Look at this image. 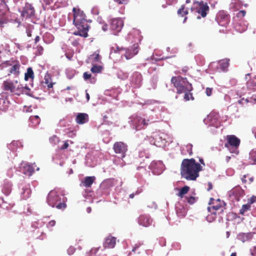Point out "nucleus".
Listing matches in <instances>:
<instances>
[{
    "label": "nucleus",
    "instance_id": "nucleus-17",
    "mask_svg": "<svg viewBox=\"0 0 256 256\" xmlns=\"http://www.w3.org/2000/svg\"><path fill=\"white\" fill-rule=\"evenodd\" d=\"M88 116L86 113H79L76 118V122L79 124H84L88 122Z\"/></svg>",
    "mask_w": 256,
    "mask_h": 256
},
{
    "label": "nucleus",
    "instance_id": "nucleus-35",
    "mask_svg": "<svg viewBox=\"0 0 256 256\" xmlns=\"http://www.w3.org/2000/svg\"><path fill=\"white\" fill-rule=\"evenodd\" d=\"M142 244L138 242V244H136L134 246H133L132 252L134 253L140 254L141 252V250L140 249V247L142 246Z\"/></svg>",
    "mask_w": 256,
    "mask_h": 256
},
{
    "label": "nucleus",
    "instance_id": "nucleus-48",
    "mask_svg": "<svg viewBox=\"0 0 256 256\" xmlns=\"http://www.w3.org/2000/svg\"><path fill=\"white\" fill-rule=\"evenodd\" d=\"M124 48H120L118 47H116V48H115L114 47H112V51L114 50V52H119L120 51L123 50Z\"/></svg>",
    "mask_w": 256,
    "mask_h": 256
},
{
    "label": "nucleus",
    "instance_id": "nucleus-36",
    "mask_svg": "<svg viewBox=\"0 0 256 256\" xmlns=\"http://www.w3.org/2000/svg\"><path fill=\"white\" fill-rule=\"evenodd\" d=\"M102 67L100 66L94 65L91 68V72L94 74L100 73L102 72Z\"/></svg>",
    "mask_w": 256,
    "mask_h": 256
},
{
    "label": "nucleus",
    "instance_id": "nucleus-45",
    "mask_svg": "<svg viewBox=\"0 0 256 256\" xmlns=\"http://www.w3.org/2000/svg\"><path fill=\"white\" fill-rule=\"evenodd\" d=\"M140 192V190H137L135 192L130 194L129 198H133L135 196L139 194Z\"/></svg>",
    "mask_w": 256,
    "mask_h": 256
},
{
    "label": "nucleus",
    "instance_id": "nucleus-9",
    "mask_svg": "<svg viewBox=\"0 0 256 256\" xmlns=\"http://www.w3.org/2000/svg\"><path fill=\"white\" fill-rule=\"evenodd\" d=\"M214 200L213 198H210L209 202V204L214 205L212 206H208V212H216L220 210V212H222L224 208L225 204L224 202L220 200V199H218L216 200L215 202H214Z\"/></svg>",
    "mask_w": 256,
    "mask_h": 256
},
{
    "label": "nucleus",
    "instance_id": "nucleus-21",
    "mask_svg": "<svg viewBox=\"0 0 256 256\" xmlns=\"http://www.w3.org/2000/svg\"><path fill=\"white\" fill-rule=\"evenodd\" d=\"M253 237L252 232L240 233L238 235V238L243 242L250 240Z\"/></svg>",
    "mask_w": 256,
    "mask_h": 256
},
{
    "label": "nucleus",
    "instance_id": "nucleus-20",
    "mask_svg": "<svg viewBox=\"0 0 256 256\" xmlns=\"http://www.w3.org/2000/svg\"><path fill=\"white\" fill-rule=\"evenodd\" d=\"M116 244V238L111 236H108L104 244L105 248H113Z\"/></svg>",
    "mask_w": 256,
    "mask_h": 256
},
{
    "label": "nucleus",
    "instance_id": "nucleus-44",
    "mask_svg": "<svg viewBox=\"0 0 256 256\" xmlns=\"http://www.w3.org/2000/svg\"><path fill=\"white\" fill-rule=\"evenodd\" d=\"M58 141V138L56 136H54L50 138V142L51 143H55V141Z\"/></svg>",
    "mask_w": 256,
    "mask_h": 256
},
{
    "label": "nucleus",
    "instance_id": "nucleus-55",
    "mask_svg": "<svg viewBox=\"0 0 256 256\" xmlns=\"http://www.w3.org/2000/svg\"><path fill=\"white\" fill-rule=\"evenodd\" d=\"M40 40V37L39 36H36L34 39V43H38Z\"/></svg>",
    "mask_w": 256,
    "mask_h": 256
},
{
    "label": "nucleus",
    "instance_id": "nucleus-37",
    "mask_svg": "<svg viewBox=\"0 0 256 256\" xmlns=\"http://www.w3.org/2000/svg\"><path fill=\"white\" fill-rule=\"evenodd\" d=\"M250 205L248 202L246 204H243L241 209L240 210V213L241 214H244V212L250 210Z\"/></svg>",
    "mask_w": 256,
    "mask_h": 256
},
{
    "label": "nucleus",
    "instance_id": "nucleus-4",
    "mask_svg": "<svg viewBox=\"0 0 256 256\" xmlns=\"http://www.w3.org/2000/svg\"><path fill=\"white\" fill-rule=\"evenodd\" d=\"M0 66L2 69H6L8 75L13 74L14 77H18L20 74V64L19 61L11 60L2 62Z\"/></svg>",
    "mask_w": 256,
    "mask_h": 256
},
{
    "label": "nucleus",
    "instance_id": "nucleus-31",
    "mask_svg": "<svg viewBox=\"0 0 256 256\" xmlns=\"http://www.w3.org/2000/svg\"><path fill=\"white\" fill-rule=\"evenodd\" d=\"M30 120L32 124V126H36L40 122V118L38 116H32L30 118Z\"/></svg>",
    "mask_w": 256,
    "mask_h": 256
},
{
    "label": "nucleus",
    "instance_id": "nucleus-24",
    "mask_svg": "<svg viewBox=\"0 0 256 256\" xmlns=\"http://www.w3.org/2000/svg\"><path fill=\"white\" fill-rule=\"evenodd\" d=\"M230 59L224 58L218 62L220 68L222 71L226 72L228 70V68L230 66Z\"/></svg>",
    "mask_w": 256,
    "mask_h": 256
},
{
    "label": "nucleus",
    "instance_id": "nucleus-7",
    "mask_svg": "<svg viewBox=\"0 0 256 256\" xmlns=\"http://www.w3.org/2000/svg\"><path fill=\"white\" fill-rule=\"evenodd\" d=\"M226 142L225 143L224 146L228 148H234V151L232 152L238 154V148L240 144V140L234 135H228L226 136Z\"/></svg>",
    "mask_w": 256,
    "mask_h": 256
},
{
    "label": "nucleus",
    "instance_id": "nucleus-34",
    "mask_svg": "<svg viewBox=\"0 0 256 256\" xmlns=\"http://www.w3.org/2000/svg\"><path fill=\"white\" fill-rule=\"evenodd\" d=\"M210 214H208L206 217V220L209 222H213L216 218V212H209Z\"/></svg>",
    "mask_w": 256,
    "mask_h": 256
},
{
    "label": "nucleus",
    "instance_id": "nucleus-10",
    "mask_svg": "<svg viewBox=\"0 0 256 256\" xmlns=\"http://www.w3.org/2000/svg\"><path fill=\"white\" fill-rule=\"evenodd\" d=\"M244 194V190L240 186L234 188L228 192L229 196L232 201H239Z\"/></svg>",
    "mask_w": 256,
    "mask_h": 256
},
{
    "label": "nucleus",
    "instance_id": "nucleus-42",
    "mask_svg": "<svg viewBox=\"0 0 256 256\" xmlns=\"http://www.w3.org/2000/svg\"><path fill=\"white\" fill-rule=\"evenodd\" d=\"M212 88H207L206 90V92L208 96H212Z\"/></svg>",
    "mask_w": 256,
    "mask_h": 256
},
{
    "label": "nucleus",
    "instance_id": "nucleus-28",
    "mask_svg": "<svg viewBox=\"0 0 256 256\" xmlns=\"http://www.w3.org/2000/svg\"><path fill=\"white\" fill-rule=\"evenodd\" d=\"M11 185L8 182H5L2 186V192L6 196H8L11 192Z\"/></svg>",
    "mask_w": 256,
    "mask_h": 256
},
{
    "label": "nucleus",
    "instance_id": "nucleus-62",
    "mask_svg": "<svg viewBox=\"0 0 256 256\" xmlns=\"http://www.w3.org/2000/svg\"><path fill=\"white\" fill-rule=\"evenodd\" d=\"M24 88L25 89H26V90H30V88H28L26 86L24 87Z\"/></svg>",
    "mask_w": 256,
    "mask_h": 256
},
{
    "label": "nucleus",
    "instance_id": "nucleus-52",
    "mask_svg": "<svg viewBox=\"0 0 256 256\" xmlns=\"http://www.w3.org/2000/svg\"><path fill=\"white\" fill-rule=\"evenodd\" d=\"M26 34H27V36H28V37H31L32 36V32L29 29H27L26 30Z\"/></svg>",
    "mask_w": 256,
    "mask_h": 256
},
{
    "label": "nucleus",
    "instance_id": "nucleus-47",
    "mask_svg": "<svg viewBox=\"0 0 256 256\" xmlns=\"http://www.w3.org/2000/svg\"><path fill=\"white\" fill-rule=\"evenodd\" d=\"M56 224V221L54 220H50L47 224L48 228H51L54 226Z\"/></svg>",
    "mask_w": 256,
    "mask_h": 256
},
{
    "label": "nucleus",
    "instance_id": "nucleus-39",
    "mask_svg": "<svg viewBox=\"0 0 256 256\" xmlns=\"http://www.w3.org/2000/svg\"><path fill=\"white\" fill-rule=\"evenodd\" d=\"M187 199L188 202L190 204H194L196 201V198L193 196H189L187 198Z\"/></svg>",
    "mask_w": 256,
    "mask_h": 256
},
{
    "label": "nucleus",
    "instance_id": "nucleus-32",
    "mask_svg": "<svg viewBox=\"0 0 256 256\" xmlns=\"http://www.w3.org/2000/svg\"><path fill=\"white\" fill-rule=\"evenodd\" d=\"M190 190V187L188 186H185L180 190L178 196L182 198Z\"/></svg>",
    "mask_w": 256,
    "mask_h": 256
},
{
    "label": "nucleus",
    "instance_id": "nucleus-19",
    "mask_svg": "<svg viewBox=\"0 0 256 256\" xmlns=\"http://www.w3.org/2000/svg\"><path fill=\"white\" fill-rule=\"evenodd\" d=\"M177 216L182 218L185 217L187 212V210L186 207L180 204H178L176 208Z\"/></svg>",
    "mask_w": 256,
    "mask_h": 256
},
{
    "label": "nucleus",
    "instance_id": "nucleus-61",
    "mask_svg": "<svg viewBox=\"0 0 256 256\" xmlns=\"http://www.w3.org/2000/svg\"><path fill=\"white\" fill-rule=\"evenodd\" d=\"M114 0L118 2V4H121V1L120 0Z\"/></svg>",
    "mask_w": 256,
    "mask_h": 256
},
{
    "label": "nucleus",
    "instance_id": "nucleus-12",
    "mask_svg": "<svg viewBox=\"0 0 256 256\" xmlns=\"http://www.w3.org/2000/svg\"><path fill=\"white\" fill-rule=\"evenodd\" d=\"M18 83V81L17 80H15L14 82L8 80H5L3 82L4 90L6 91H10V92H14L16 88L18 90L23 88L21 84L16 86Z\"/></svg>",
    "mask_w": 256,
    "mask_h": 256
},
{
    "label": "nucleus",
    "instance_id": "nucleus-50",
    "mask_svg": "<svg viewBox=\"0 0 256 256\" xmlns=\"http://www.w3.org/2000/svg\"><path fill=\"white\" fill-rule=\"evenodd\" d=\"M192 144H189L187 146V148H188V152L190 156H192Z\"/></svg>",
    "mask_w": 256,
    "mask_h": 256
},
{
    "label": "nucleus",
    "instance_id": "nucleus-3",
    "mask_svg": "<svg viewBox=\"0 0 256 256\" xmlns=\"http://www.w3.org/2000/svg\"><path fill=\"white\" fill-rule=\"evenodd\" d=\"M72 12L74 13L73 22L78 29V30L74 32V34L84 38L88 37L89 26L85 18L84 14L80 8H74Z\"/></svg>",
    "mask_w": 256,
    "mask_h": 256
},
{
    "label": "nucleus",
    "instance_id": "nucleus-53",
    "mask_svg": "<svg viewBox=\"0 0 256 256\" xmlns=\"http://www.w3.org/2000/svg\"><path fill=\"white\" fill-rule=\"evenodd\" d=\"M38 50L39 54H41V52L43 50V48L42 46H38Z\"/></svg>",
    "mask_w": 256,
    "mask_h": 256
},
{
    "label": "nucleus",
    "instance_id": "nucleus-11",
    "mask_svg": "<svg viewBox=\"0 0 256 256\" xmlns=\"http://www.w3.org/2000/svg\"><path fill=\"white\" fill-rule=\"evenodd\" d=\"M124 26V22L120 18H116L111 20L110 29L114 34H117L120 32Z\"/></svg>",
    "mask_w": 256,
    "mask_h": 256
},
{
    "label": "nucleus",
    "instance_id": "nucleus-64",
    "mask_svg": "<svg viewBox=\"0 0 256 256\" xmlns=\"http://www.w3.org/2000/svg\"><path fill=\"white\" fill-rule=\"evenodd\" d=\"M186 19H187V17H185L183 22H186Z\"/></svg>",
    "mask_w": 256,
    "mask_h": 256
},
{
    "label": "nucleus",
    "instance_id": "nucleus-26",
    "mask_svg": "<svg viewBox=\"0 0 256 256\" xmlns=\"http://www.w3.org/2000/svg\"><path fill=\"white\" fill-rule=\"evenodd\" d=\"M249 164H256V148L252 149L250 152Z\"/></svg>",
    "mask_w": 256,
    "mask_h": 256
},
{
    "label": "nucleus",
    "instance_id": "nucleus-46",
    "mask_svg": "<svg viewBox=\"0 0 256 256\" xmlns=\"http://www.w3.org/2000/svg\"><path fill=\"white\" fill-rule=\"evenodd\" d=\"M256 202V196H252L250 198V199L248 200V203L250 204L251 206L252 204Z\"/></svg>",
    "mask_w": 256,
    "mask_h": 256
},
{
    "label": "nucleus",
    "instance_id": "nucleus-25",
    "mask_svg": "<svg viewBox=\"0 0 256 256\" xmlns=\"http://www.w3.org/2000/svg\"><path fill=\"white\" fill-rule=\"evenodd\" d=\"M43 83L47 84V86L48 88H52L53 87L54 82H52V80L51 77L48 73H46L44 78V81L42 82Z\"/></svg>",
    "mask_w": 256,
    "mask_h": 256
},
{
    "label": "nucleus",
    "instance_id": "nucleus-57",
    "mask_svg": "<svg viewBox=\"0 0 256 256\" xmlns=\"http://www.w3.org/2000/svg\"><path fill=\"white\" fill-rule=\"evenodd\" d=\"M252 132L254 134V136H255V138H256V127L253 128V129H252Z\"/></svg>",
    "mask_w": 256,
    "mask_h": 256
},
{
    "label": "nucleus",
    "instance_id": "nucleus-2",
    "mask_svg": "<svg viewBox=\"0 0 256 256\" xmlns=\"http://www.w3.org/2000/svg\"><path fill=\"white\" fill-rule=\"evenodd\" d=\"M171 82L176 88L178 94H184V101L186 102L190 100H194V98L191 92L193 89L192 85L189 82L186 78L180 76H172L171 78Z\"/></svg>",
    "mask_w": 256,
    "mask_h": 256
},
{
    "label": "nucleus",
    "instance_id": "nucleus-38",
    "mask_svg": "<svg viewBox=\"0 0 256 256\" xmlns=\"http://www.w3.org/2000/svg\"><path fill=\"white\" fill-rule=\"evenodd\" d=\"M230 6L233 8H240L241 6L240 2L238 0H234L233 2L230 4Z\"/></svg>",
    "mask_w": 256,
    "mask_h": 256
},
{
    "label": "nucleus",
    "instance_id": "nucleus-54",
    "mask_svg": "<svg viewBox=\"0 0 256 256\" xmlns=\"http://www.w3.org/2000/svg\"><path fill=\"white\" fill-rule=\"evenodd\" d=\"M208 187L207 190L208 191H210V190H211L212 188V184L211 182H208Z\"/></svg>",
    "mask_w": 256,
    "mask_h": 256
},
{
    "label": "nucleus",
    "instance_id": "nucleus-41",
    "mask_svg": "<svg viewBox=\"0 0 256 256\" xmlns=\"http://www.w3.org/2000/svg\"><path fill=\"white\" fill-rule=\"evenodd\" d=\"M68 140L64 141V144L60 147V150H64L66 149L69 146V144H68Z\"/></svg>",
    "mask_w": 256,
    "mask_h": 256
},
{
    "label": "nucleus",
    "instance_id": "nucleus-22",
    "mask_svg": "<svg viewBox=\"0 0 256 256\" xmlns=\"http://www.w3.org/2000/svg\"><path fill=\"white\" fill-rule=\"evenodd\" d=\"M142 80V76L138 72H136L134 74L132 82L135 84L136 88H138L140 86Z\"/></svg>",
    "mask_w": 256,
    "mask_h": 256
},
{
    "label": "nucleus",
    "instance_id": "nucleus-49",
    "mask_svg": "<svg viewBox=\"0 0 256 256\" xmlns=\"http://www.w3.org/2000/svg\"><path fill=\"white\" fill-rule=\"evenodd\" d=\"M250 252L252 256H256V246L251 248Z\"/></svg>",
    "mask_w": 256,
    "mask_h": 256
},
{
    "label": "nucleus",
    "instance_id": "nucleus-43",
    "mask_svg": "<svg viewBox=\"0 0 256 256\" xmlns=\"http://www.w3.org/2000/svg\"><path fill=\"white\" fill-rule=\"evenodd\" d=\"M92 74L88 72H85L83 76L84 80H88L91 78Z\"/></svg>",
    "mask_w": 256,
    "mask_h": 256
},
{
    "label": "nucleus",
    "instance_id": "nucleus-15",
    "mask_svg": "<svg viewBox=\"0 0 256 256\" xmlns=\"http://www.w3.org/2000/svg\"><path fill=\"white\" fill-rule=\"evenodd\" d=\"M139 50V46L138 44H134L130 48L126 50L124 56L127 60L132 58L134 56L138 54Z\"/></svg>",
    "mask_w": 256,
    "mask_h": 256
},
{
    "label": "nucleus",
    "instance_id": "nucleus-5",
    "mask_svg": "<svg viewBox=\"0 0 256 256\" xmlns=\"http://www.w3.org/2000/svg\"><path fill=\"white\" fill-rule=\"evenodd\" d=\"M47 202L51 206L56 207L58 209H64L66 206L65 202L64 200L61 201L60 196L54 190L50 191L48 193Z\"/></svg>",
    "mask_w": 256,
    "mask_h": 256
},
{
    "label": "nucleus",
    "instance_id": "nucleus-13",
    "mask_svg": "<svg viewBox=\"0 0 256 256\" xmlns=\"http://www.w3.org/2000/svg\"><path fill=\"white\" fill-rule=\"evenodd\" d=\"M35 10L32 5L29 3H26L21 12L22 16L26 18H30L34 15Z\"/></svg>",
    "mask_w": 256,
    "mask_h": 256
},
{
    "label": "nucleus",
    "instance_id": "nucleus-1",
    "mask_svg": "<svg viewBox=\"0 0 256 256\" xmlns=\"http://www.w3.org/2000/svg\"><path fill=\"white\" fill-rule=\"evenodd\" d=\"M202 170V166L196 162L193 158H185L180 166V174L182 177L188 180H195L199 176V172Z\"/></svg>",
    "mask_w": 256,
    "mask_h": 256
},
{
    "label": "nucleus",
    "instance_id": "nucleus-30",
    "mask_svg": "<svg viewBox=\"0 0 256 256\" xmlns=\"http://www.w3.org/2000/svg\"><path fill=\"white\" fill-rule=\"evenodd\" d=\"M188 8H186L184 5H182L181 8L178 10V14L181 16H184L188 14Z\"/></svg>",
    "mask_w": 256,
    "mask_h": 256
},
{
    "label": "nucleus",
    "instance_id": "nucleus-23",
    "mask_svg": "<svg viewBox=\"0 0 256 256\" xmlns=\"http://www.w3.org/2000/svg\"><path fill=\"white\" fill-rule=\"evenodd\" d=\"M95 180L96 178L94 176H86L84 178V180L82 182V184L86 188H90Z\"/></svg>",
    "mask_w": 256,
    "mask_h": 256
},
{
    "label": "nucleus",
    "instance_id": "nucleus-14",
    "mask_svg": "<svg viewBox=\"0 0 256 256\" xmlns=\"http://www.w3.org/2000/svg\"><path fill=\"white\" fill-rule=\"evenodd\" d=\"M208 11V6L206 2H204L203 1H201L198 3V6L196 10V12L200 14V16L203 18L206 16Z\"/></svg>",
    "mask_w": 256,
    "mask_h": 256
},
{
    "label": "nucleus",
    "instance_id": "nucleus-56",
    "mask_svg": "<svg viewBox=\"0 0 256 256\" xmlns=\"http://www.w3.org/2000/svg\"><path fill=\"white\" fill-rule=\"evenodd\" d=\"M199 162H200V163L201 164L203 165L204 166H205V163L204 162V160L203 158H199Z\"/></svg>",
    "mask_w": 256,
    "mask_h": 256
},
{
    "label": "nucleus",
    "instance_id": "nucleus-18",
    "mask_svg": "<svg viewBox=\"0 0 256 256\" xmlns=\"http://www.w3.org/2000/svg\"><path fill=\"white\" fill-rule=\"evenodd\" d=\"M22 168L24 174L28 176H32L34 171V168L33 166V164H30L28 162L24 164Z\"/></svg>",
    "mask_w": 256,
    "mask_h": 256
},
{
    "label": "nucleus",
    "instance_id": "nucleus-27",
    "mask_svg": "<svg viewBox=\"0 0 256 256\" xmlns=\"http://www.w3.org/2000/svg\"><path fill=\"white\" fill-rule=\"evenodd\" d=\"M100 56L97 52H94L89 57V60L92 63L100 62Z\"/></svg>",
    "mask_w": 256,
    "mask_h": 256
},
{
    "label": "nucleus",
    "instance_id": "nucleus-33",
    "mask_svg": "<svg viewBox=\"0 0 256 256\" xmlns=\"http://www.w3.org/2000/svg\"><path fill=\"white\" fill-rule=\"evenodd\" d=\"M22 146L21 142L20 141H12L10 144V148L13 150H16L18 147Z\"/></svg>",
    "mask_w": 256,
    "mask_h": 256
},
{
    "label": "nucleus",
    "instance_id": "nucleus-51",
    "mask_svg": "<svg viewBox=\"0 0 256 256\" xmlns=\"http://www.w3.org/2000/svg\"><path fill=\"white\" fill-rule=\"evenodd\" d=\"M74 251V249L73 248H69L68 250L69 254H73Z\"/></svg>",
    "mask_w": 256,
    "mask_h": 256
},
{
    "label": "nucleus",
    "instance_id": "nucleus-6",
    "mask_svg": "<svg viewBox=\"0 0 256 256\" xmlns=\"http://www.w3.org/2000/svg\"><path fill=\"white\" fill-rule=\"evenodd\" d=\"M133 128L136 130H144L150 124L154 122H150L148 118H144L140 116H136L132 121Z\"/></svg>",
    "mask_w": 256,
    "mask_h": 256
},
{
    "label": "nucleus",
    "instance_id": "nucleus-58",
    "mask_svg": "<svg viewBox=\"0 0 256 256\" xmlns=\"http://www.w3.org/2000/svg\"><path fill=\"white\" fill-rule=\"evenodd\" d=\"M230 256H237V254H236V252H232Z\"/></svg>",
    "mask_w": 256,
    "mask_h": 256
},
{
    "label": "nucleus",
    "instance_id": "nucleus-59",
    "mask_svg": "<svg viewBox=\"0 0 256 256\" xmlns=\"http://www.w3.org/2000/svg\"><path fill=\"white\" fill-rule=\"evenodd\" d=\"M86 98H87L88 100L90 99V95L88 94L87 93L86 94Z\"/></svg>",
    "mask_w": 256,
    "mask_h": 256
},
{
    "label": "nucleus",
    "instance_id": "nucleus-29",
    "mask_svg": "<svg viewBox=\"0 0 256 256\" xmlns=\"http://www.w3.org/2000/svg\"><path fill=\"white\" fill-rule=\"evenodd\" d=\"M34 78V73L32 68H28L27 69L26 72L24 74V80H28V78L33 79Z\"/></svg>",
    "mask_w": 256,
    "mask_h": 256
},
{
    "label": "nucleus",
    "instance_id": "nucleus-16",
    "mask_svg": "<svg viewBox=\"0 0 256 256\" xmlns=\"http://www.w3.org/2000/svg\"><path fill=\"white\" fill-rule=\"evenodd\" d=\"M152 222V220L148 216L141 215L138 218V224L144 226H148Z\"/></svg>",
    "mask_w": 256,
    "mask_h": 256
},
{
    "label": "nucleus",
    "instance_id": "nucleus-40",
    "mask_svg": "<svg viewBox=\"0 0 256 256\" xmlns=\"http://www.w3.org/2000/svg\"><path fill=\"white\" fill-rule=\"evenodd\" d=\"M246 14V12L244 10H240L236 14L238 18H242Z\"/></svg>",
    "mask_w": 256,
    "mask_h": 256
},
{
    "label": "nucleus",
    "instance_id": "nucleus-60",
    "mask_svg": "<svg viewBox=\"0 0 256 256\" xmlns=\"http://www.w3.org/2000/svg\"><path fill=\"white\" fill-rule=\"evenodd\" d=\"M87 211H88V212H90L91 211V208H87Z\"/></svg>",
    "mask_w": 256,
    "mask_h": 256
},
{
    "label": "nucleus",
    "instance_id": "nucleus-63",
    "mask_svg": "<svg viewBox=\"0 0 256 256\" xmlns=\"http://www.w3.org/2000/svg\"><path fill=\"white\" fill-rule=\"evenodd\" d=\"M173 0H168V2L169 4H171V3L172 2V1H173Z\"/></svg>",
    "mask_w": 256,
    "mask_h": 256
},
{
    "label": "nucleus",
    "instance_id": "nucleus-8",
    "mask_svg": "<svg viewBox=\"0 0 256 256\" xmlns=\"http://www.w3.org/2000/svg\"><path fill=\"white\" fill-rule=\"evenodd\" d=\"M113 150L116 154H119L120 157L123 158L128 150V146L124 142H116L114 144Z\"/></svg>",
    "mask_w": 256,
    "mask_h": 256
}]
</instances>
